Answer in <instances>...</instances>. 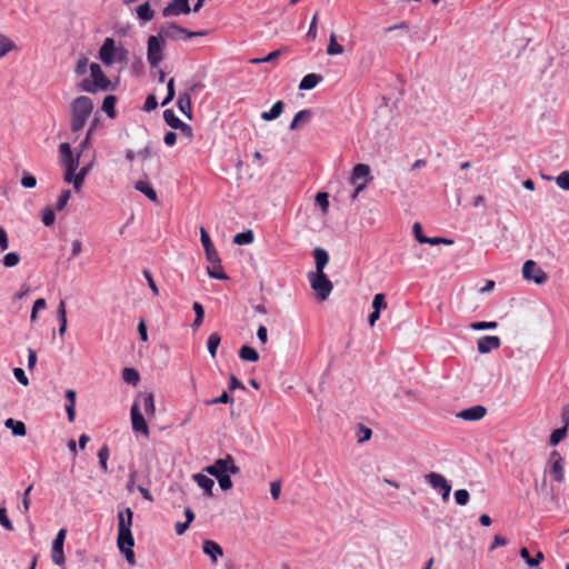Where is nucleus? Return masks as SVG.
<instances>
[{
  "mask_svg": "<svg viewBox=\"0 0 569 569\" xmlns=\"http://www.w3.org/2000/svg\"><path fill=\"white\" fill-rule=\"evenodd\" d=\"M122 379L127 383L136 386L139 382V380H140V376H139V372L136 369H133V368H124L122 370Z\"/></svg>",
  "mask_w": 569,
  "mask_h": 569,
  "instance_id": "obj_46",
  "label": "nucleus"
},
{
  "mask_svg": "<svg viewBox=\"0 0 569 569\" xmlns=\"http://www.w3.org/2000/svg\"><path fill=\"white\" fill-rule=\"evenodd\" d=\"M309 281L311 288L316 291L317 297L322 301L330 296L333 289L332 282L328 279L325 272L310 273Z\"/></svg>",
  "mask_w": 569,
  "mask_h": 569,
  "instance_id": "obj_8",
  "label": "nucleus"
},
{
  "mask_svg": "<svg viewBox=\"0 0 569 569\" xmlns=\"http://www.w3.org/2000/svg\"><path fill=\"white\" fill-rule=\"evenodd\" d=\"M284 110V102L277 100L269 110L262 111L260 118L264 121H273L278 119Z\"/></svg>",
  "mask_w": 569,
  "mask_h": 569,
  "instance_id": "obj_27",
  "label": "nucleus"
},
{
  "mask_svg": "<svg viewBox=\"0 0 569 569\" xmlns=\"http://www.w3.org/2000/svg\"><path fill=\"white\" fill-rule=\"evenodd\" d=\"M109 455L110 453H109L108 446H103L98 451L99 463H100V467H101L103 472L108 471V462L107 461H108Z\"/></svg>",
  "mask_w": 569,
  "mask_h": 569,
  "instance_id": "obj_56",
  "label": "nucleus"
},
{
  "mask_svg": "<svg viewBox=\"0 0 569 569\" xmlns=\"http://www.w3.org/2000/svg\"><path fill=\"white\" fill-rule=\"evenodd\" d=\"M20 183L26 189H31L37 186V178L33 173L24 170L21 174Z\"/></svg>",
  "mask_w": 569,
  "mask_h": 569,
  "instance_id": "obj_52",
  "label": "nucleus"
},
{
  "mask_svg": "<svg viewBox=\"0 0 569 569\" xmlns=\"http://www.w3.org/2000/svg\"><path fill=\"white\" fill-rule=\"evenodd\" d=\"M208 273L211 278L224 280L227 279L226 273L222 270L221 262L218 261L217 263H211L210 267H208Z\"/></svg>",
  "mask_w": 569,
  "mask_h": 569,
  "instance_id": "obj_53",
  "label": "nucleus"
},
{
  "mask_svg": "<svg viewBox=\"0 0 569 569\" xmlns=\"http://www.w3.org/2000/svg\"><path fill=\"white\" fill-rule=\"evenodd\" d=\"M455 501L459 506H466L470 500V495L466 489H458L455 491Z\"/></svg>",
  "mask_w": 569,
  "mask_h": 569,
  "instance_id": "obj_57",
  "label": "nucleus"
},
{
  "mask_svg": "<svg viewBox=\"0 0 569 569\" xmlns=\"http://www.w3.org/2000/svg\"><path fill=\"white\" fill-rule=\"evenodd\" d=\"M174 97H176L174 78L171 77L167 81V94L164 96V98L162 99L160 104L162 107L168 106L174 99Z\"/></svg>",
  "mask_w": 569,
  "mask_h": 569,
  "instance_id": "obj_44",
  "label": "nucleus"
},
{
  "mask_svg": "<svg viewBox=\"0 0 569 569\" xmlns=\"http://www.w3.org/2000/svg\"><path fill=\"white\" fill-rule=\"evenodd\" d=\"M313 258L316 263V272H325L323 269L329 262V254L322 248H316L313 250Z\"/></svg>",
  "mask_w": 569,
  "mask_h": 569,
  "instance_id": "obj_31",
  "label": "nucleus"
},
{
  "mask_svg": "<svg viewBox=\"0 0 569 569\" xmlns=\"http://www.w3.org/2000/svg\"><path fill=\"white\" fill-rule=\"evenodd\" d=\"M98 58L106 67L127 63L128 50L122 46H117L113 37H107L99 48Z\"/></svg>",
  "mask_w": 569,
  "mask_h": 569,
  "instance_id": "obj_3",
  "label": "nucleus"
},
{
  "mask_svg": "<svg viewBox=\"0 0 569 569\" xmlns=\"http://www.w3.org/2000/svg\"><path fill=\"white\" fill-rule=\"evenodd\" d=\"M343 46L338 42L336 33L332 32L330 34L329 42L327 46V54L339 56L343 53Z\"/></svg>",
  "mask_w": 569,
  "mask_h": 569,
  "instance_id": "obj_34",
  "label": "nucleus"
},
{
  "mask_svg": "<svg viewBox=\"0 0 569 569\" xmlns=\"http://www.w3.org/2000/svg\"><path fill=\"white\" fill-rule=\"evenodd\" d=\"M162 118L164 123L171 129H176L179 123H181V119L174 113L172 109H166L162 113Z\"/></svg>",
  "mask_w": 569,
  "mask_h": 569,
  "instance_id": "obj_38",
  "label": "nucleus"
},
{
  "mask_svg": "<svg viewBox=\"0 0 569 569\" xmlns=\"http://www.w3.org/2000/svg\"><path fill=\"white\" fill-rule=\"evenodd\" d=\"M0 525L9 531L13 530V525L8 518L7 509L4 507H0Z\"/></svg>",
  "mask_w": 569,
  "mask_h": 569,
  "instance_id": "obj_62",
  "label": "nucleus"
},
{
  "mask_svg": "<svg viewBox=\"0 0 569 569\" xmlns=\"http://www.w3.org/2000/svg\"><path fill=\"white\" fill-rule=\"evenodd\" d=\"M192 11L190 0H169L161 10L163 18L188 16Z\"/></svg>",
  "mask_w": 569,
  "mask_h": 569,
  "instance_id": "obj_11",
  "label": "nucleus"
},
{
  "mask_svg": "<svg viewBox=\"0 0 569 569\" xmlns=\"http://www.w3.org/2000/svg\"><path fill=\"white\" fill-rule=\"evenodd\" d=\"M322 81V74L316 72L307 73L300 80L298 89L301 91H310L318 87Z\"/></svg>",
  "mask_w": 569,
  "mask_h": 569,
  "instance_id": "obj_19",
  "label": "nucleus"
},
{
  "mask_svg": "<svg viewBox=\"0 0 569 569\" xmlns=\"http://www.w3.org/2000/svg\"><path fill=\"white\" fill-rule=\"evenodd\" d=\"M66 398L68 403L66 405V411L69 422H73L76 419V398L77 392L73 389H68L66 391Z\"/></svg>",
  "mask_w": 569,
  "mask_h": 569,
  "instance_id": "obj_30",
  "label": "nucleus"
},
{
  "mask_svg": "<svg viewBox=\"0 0 569 569\" xmlns=\"http://www.w3.org/2000/svg\"><path fill=\"white\" fill-rule=\"evenodd\" d=\"M498 328L497 321H477L470 325V329L473 331H482V330H495Z\"/></svg>",
  "mask_w": 569,
  "mask_h": 569,
  "instance_id": "obj_50",
  "label": "nucleus"
},
{
  "mask_svg": "<svg viewBox=\"0 0 569 569\" xmlns=\"http://www.w3.org/2000/svg\"><path fill=\"white\" fill-rule=\"evenodd\" d=\"M330 194L327 191H318L315 194V206L318 207L322 213H327L330 201H329Z\"/></svg>",
  "mask_w": 569,
  "mask_h": 569,
  "instance_id": "obj_33",
  "label": "nucleus"
},
{
  "mask_svg": "<svg viewBox=\"0 0 569 569\" xmlns=\"http://www.w3.org/2000/svg\"><path fill=\"white\" fill-rule=\"evenodd\" d=\"M158 32L162 34L164 39L188 41V28L180 26L176 21H167L164 24L160 26Z\"/></svg>",
  "mask_w": 569,
  "mask_h": 569,
  "instance_id": "obj_10",
  "label": "nucleus"
},
{
  "mask_svg": "<svg viewBox=\"0 0 569 569\" xmlns=\"http://www.w3.org/2000/svg\"><path fill=\"white\" fill-rule=\"evenodd\" d=\"M4 425L12 430L14 436L23 437L27 433L26 425L22 421H16L9 418L6 420Z\"/></svg>",
  "mask_w": 569,
  "mask_h": 569,
  "instance_id": "obj_36",
  "label": "nucleus"
},
{
  "mask_svg": "<svg viewBox=\"0 0 569 569\" xmlns=\"http://www.w3.org/2000/svg\"><path fill=\"white\" fill-rule=\"evenodd\" d=\"M33 488V485H30L23 492V496H22V513L28 516L29 513V509H30V492Z\"/></svg>",
  "mask_w": 569,
  "mask_h": 569,
  "instance_id": "obj_59",
  "label": "nucleus"
},
{
  "mask_svg": "<svg viewBox=\"0 0 569 569\" xmlns=\"http://www.w3.org/2000/svg\"><path fill=\"white\" fill-rule=\"evenodd\" d=\"M253 240H254V236H253L252 230H247V231L237 233L233 238V242L238 246L250 244L253 242Z\"/></svg>",
  "mask_w": 569,
  "mask_h": 569,
  "instance_id": "obj_42",
  "label": "nucleus"
},
{
  "mask_svg": "<svg viewBox=\"0 0 569 569\" xmlns=\"http://www.w3.org/2000/svg\"><path fill=\"white\" fill-rule=\"evenodd\" d=\"M453 243H455L453 239L446 238V237H439V236L426 237L423 240V244H430V246H438V244L451 246Z\"/></svg>",
  "mask_w": 569,
  "mask_h": 569,
  "instance_id": "obj_51",
  "label": "nucleus"
},
{
  "mask_svg": "<svg viewBox=\"0 0 569 569\" xmlns=\"http://www.w3.org/2000/svg\"><path fill=\"white\" fill-rule=\"evenodd\" d=\"M93 132L91 130L86 131L84 138L81 140L79 148L77 149L81 154L91 146Z\"/></svg>",
  "mask_w": 569,
  "mask_h": 569,
  "instance_id": "obj_60",
  "label": "nucleus"
},
{
  "mask_svg": "<svg viewBox=\"0 0 569 569\" xmlns=\"http://www.w3.org/2000/svg\"><path fill=\"white\" fill-rule=\"evenodd\" d=\"M203 552L211 558L212 563L218 562V558L223 555V550L219 543L213 540H206L202 545Z\"/></svg>",
  "mask_w": 569,
  "mask_h": 569,
  "instance_id": "obj_26",
  "label": "nucleus"
},
{
  "mask_svg": "<svg viewBox=\"0 0 569 569\" xmlns=\"http://www.w3.org/2000/svg\"><path fill=\"white\" fill-rule=\"evenodd\" d=\"M372 431L370 428L366 427L362 423H359L356 429V437L358 443H363L371 438Z\"/></svg>",
  "mask_w": 569,
  "mask_h": 569,
  "instance_id": "obj_47",
  "label": "nucleus"
},
{
  "mask_svg": "<svg viewBox=\"0 0 569 569\" xmlns=\"http://www.w3.org/2000/svg\"><path fill=\"white\" fill-rule=\"evenodd\" d=\"M556 182L559 188L569 191V171L561 172L557 178Z\"/></svg>",
  "mask_w": 569,
  "mask_h": 569,
  "instance_id": "obj_63",
  "label": "nucleus"
},
{
  "mask_svg": "<svg viewBox=\"0 0 569 569\" xmlns=\"http://www.w3.org/2000/svg\"><path fill=\"white\" fill-rule=\"evenodd\" d=\"M567 433H568V428L565 426H562L561 428L555 429L549 437V445L551 447L558 446L567 437Z\"/></svg>",
  "mask_w": 569,
  "mask_h": 569,
  "instance_id": "obj_37",
  "label": "nucleus"
},
{
  "mask_svg": "<svg viewBox=\"0 0 569 569\" xmlns=\"http://www.w3.org/2000/svg\"><path fill=\"white\" fill-rule=\"evenodd\" d=\"M220 342H221V337L218 332H212L208 337L207 347H208V351L212 358H216L217 349H218Z\"/></svg>",
  "mask_w": 569,
  "mask_h": 569,
  "instance_id": "obj_39",
  "label": "nucleus"
},
{
  "mask_svg": "<svg viewBox=\"0 0 569 569\" xmlns=\"http://www.w3.org/2000/svg\"><path fill=\"white\" fill-rule=\"evenodd\" d=\"M501 346V340L498 336H482L477 341L478 352L481 355L489 353Z\"/></svg>",
  "mask_w": 569,
  "mask_h": 569,
  "instance_id": "obj_17",
  "label": "nucleus"
},
{
  "mask_svg": "<svg viewBox=\"0 0 569 569\" xmlns=\"http://www.w3.org/2000/svg\"><path fill=\"white\" fill-rule=\"evenodd\" d=\"M93 101L88 96H79L70 104L71 114H78L89 118L93 111Z\"/></svg>",
  "mask_w": 569,
  "mask_h": 569,
  "instance_id": "obj_14",
  "label": "nucleus"
},
{
  "mask_svg": "<svg viewBox=\"0 0 569 569\" xmlns=\"http://www.w3.org/2000/svg\"><path fill=\"white\" fill-rule=\"evenodd\" d=\"M139 405V408L143 409L144 413L149 417H153L156 415V406L153 395L149 392L140 393L136 401Z\"/></svg>",
  "mask_w": 569,
  "mask_h": 569,
  "instance_id": "obj_21",
  "label": "nucleus"
},
{
  "mask_svg": "<svg viewBox=\"0 0 569 569\" xmlns=\"http://www.w3.org/2000/svg\"><path fill=\"white\" fill-rule=\"evenodd\" d=\"M192 479L200 488H202L204 490V492L208 497L212 496V489H213L214 482L211 478H209L208 476L202 475V473H194L192 476Z\"/></svg>",
  "mask_w": 569,
  "mask_h": 569,
  "instance_id": "obj_29",
  "label": "nucleus"
},
{
  "mask_svg": "<svg viewBox=\"0 0 569 569\" xmlns=\"http://www.w3.org/2000/svg\"><path fill=\"white\" fill-rule=\"evenodd\" d=\"M318 14H319L318 11H316L315 14L311 18L308 31H307V33L305 36L307 41H315L316 38H317Z\"/></svg>",
  "mask_w": 569,
  "mask_h": 569,
  "instance_id": "obj_48",
  "label": "nucleus"
},
{
  "mask_svg": "<svg viewBox=\"0 0 569 569\" xmlns=\"http://www.w3.org/2000/svg\"><path fill=\"white\" fill-rule=\"evenodd\" d=\"M166 39L162 34H150L147 39V61L151 70L158 69L164 59Z\"/></svg>",
  "mask_w": 569,
  "mask_h": 569,
  "instance_id": "obj_5",
  "label": "nucleus"
},
{
  "mask_svg": "<svg viewBox=\"0 0 569 569\" xmlns=\"http://www.w3.org/2000/svg\"><path fill=\"white\" fill-rule=\"evenodd\" d=\"M522 276L536 284H542L548 280L547 273L537 266L533 260H527L522 266Z\"/></svg>",
  "mask_w": 569,
  "mask_h": 569,
  "instance_id": "obj_12",
  "label": "nucleus"
},
{
  "mask_svg": "<svg viewBox=\"0 0 569 569\" xmlns=\"http://www.w3.org/2000/svg\"><path fill=\"white\" fill-rule=\"evenodd\" d=\"M206 73L202 72H196L192 77V80L190 82H186L184 90L181 93H189V96L192 98V94L194 92L201 91L204 88V83L202 82V79L204 78Z\"/></svg>",
  "mask_w": 569,
  "mask_h": 569,
  "instance_id": "obj_25",
  "label": "nucleus"
},
{
  "mask_svg": "<svg viewBox=\"0 0 569 569\" xmlns=\"http://www.w3.org/2000/svg\"><path fill=\"white\" fill-rule=\"evenodd\" d=\"M117 102L118 97L116 94H107L101 103V111L111 120L118 117Z\"/></svg>",
  "mask_w": 569,
  "mask_h": 569,
  "instance_id": "obj_24",
  "label": "nucleus"
},
{
  "mask_svg": "<svg viewBox=\"0 0 569 569\" xmlns=\"http://www.w3.org/2000/svg\"><path fill=\"white\" fill-rule=\"evenodd\" d=\"M90 63L91 62H89V59L84 54L80 56L74 67L76 74L83 76L87 73Z\"/></svg>",
  "mask_w": 569,
  "mask_h": 569,
  "instance_id": "obj_54",
  "label": "nucleus"
},
{
  "mask_svg": "<svg viewBox=\"0 0 569 569\" xmlns=\"http://www.w3.org/2000/svg\"><path fill=\"white\" fill-rule=\"evenodd\" d=\"M158 106H159V103H158V99H157L156 94L149 93L146 97V100L142 106V110L144 112H151V111H154L158 108Z\"/></svg>",
  "mask_w": 569,
  "mask_h": 569,
  "instance_id": "obj_55",
  "label": "nucleus"
},
{
  "mask_svg": "<svg viewBox=\"0 0 569 569\" xmlns=\"http://www.w3.org/2000/svg\"><path fill=\"white\" fill-rule=\"evenodd\" d=\"M521 559L525 560L526 565L530 568H536L543 560V553L538 551L536 557L532 558L529 550L526 547H522L519 551Z\"/></svg>",
  "mask_w": 569,
  "mask_h": 569,
  "instance_id": "obj_32",
  "label": "nucleus"
},
{
  "mask_svg": "<svg viewBox=\"0 0 569 569\" xmlns=\"http://www.w3.org/2000/svg\"><path fill=\"white\" fill-rule=\"evenodd\" d=\"M239 357L243 361L257 362L259 360V353L250 346H242L239 350Z\"/></svg>",
  "mask_w": 569,
  "mask_h": 569,
  "instance_id": "obj_35",
  "label": "nucleus"
},
{
  "mask_svg": "<svg viewBox=\"0 0 569 569\" xmlns=\"http://www.w3.org/2000/svg\"><path fill=\"white\" fill-rule=\"evenodd\" d=\"M67 530L60 529L52 543L51 557L52 561L57 566L64 565L63 543L66 539Z\"/></svg>",
  "mask_w": 569,
  "mask_h": 569,
  "instance_id": "obj_15",
  "label": "nucleus"
},
{
  "mask_svg": "<svg viewBox=\"0 0 569 569\" xmlns=\"http://www.w3.org/2000/svg\"><path fill=\"white\" fill-rule=\"evenodd\" d=\"M174 130H179L184 137L189 139V141L193 139V129L191 124L184 121H181V123H179Z\"/></svg>",
  "mask_w": 569,
  "mask_h": 569,
  "instance_id": "obj_61",
  "label": "nucleus"
},
{
  "mask_svg": "<svg viewBox=\"0 0 569 569\" xmlns=\"http://www.w3.org/2000/svg\"><path fill=\"white\" fill-rule=\"evenodd\" d=\"M134 12L140 27H144L148 22L153 20L156 16V11L152 9L150 0H146L138 4Z\"/></svg>",
  "mask_w": 569,
  "mask_h": 569,
  "instance_id": "obj_16",
  "label": "nucleus"
},
{
  "mask_svg": "<svg viewBox=\"0 0 569 569\" xmlns=\"http://www.w3.org/2000/svg\"><path fill=\"white\" fill-rule=\"evenodd\" d=\"M20 261V256L17 252H9L3 257V266L7 268L16 267Z\"/></svg>",
  "mask_w": 569,
  "mask_h": 569,
  "instance_id": "obj_58",
  "label": "nucleus"
},
{
  "mask_svg": "<svg viewBox=\"0 0 569 569\" xmlns=\"http://www.w3.org/2000/svg\"><path fill=\"white\" fill-rule=\"evenodd\" d=\"M178 110L189 120L193 119L192 98L189 93H179L176 103Z\"/></svg>",
  "mask_w": 569,
  "mask_h": 569,
  "instance_id": "obj_20",
  "label": "nucleus"
},
{
  "mask_svg": "<svg viewBox=\"0 0 569 569\" xmlns=\"http://www.w3.org/2000/svg\"><path fill=\"white\" fill-rule=\"evenodd\" d=\"M92 166H93L92 162L86 163L78 171V173H77L76 191H79L82 188V186L84 183V180H86V177L89 174L90 170L92 169Z\"/></svg>",
  "mask_w": 569,
  "mask_h": 569,
  "instance_id": "obj_40",
  "label": "nucleus"
},
{
  "mask_svg": "<svg viewBox=\"0 0 569 569\" xmlns=\"http://www.w3.org/2000/svg\"><path fill=\"white\" fill-rule=\"evenodd\" d=\"M371 180L372 174L369 164H355L348 178L347 187L341 191H337L333 196V200H337L339 197H343V193H347V197L353 201L358 194L367 188Z\"/></svg>",
  "mask_w": 569,
  "mask_h": 569,
  "instance_id": "obj_2",
  "label": "nucleus"
},
{
  "mask_svg": "<svg viewBox=\"0 0 569 569\" xmlns=\"http://www.w3.org/2000/svg\"><path fill=\"white\" fill-rule=\"evenodd\" d=\"M90 78H84L78 83V89L82 92L96 94L102 87L107 86L108 76L98 62H91L89 66Z\"/></svg>",
  "mask_w": 569,
  "mask_h": 569,
  "instance_id": "obj_4",
  "label": "nucleus"
},
{
  "mask_svg": "<svg viewBox=\"0 0 569 569\" xmlns=\"http://www.w3.org/2000/svg\"><path fill=\"white\" fill-rule=\"evenodd\" d=\"M178 139V134L172 130L166 131L163 136V143L171 148L176 146Z\"/></svg>",
  "mask_w": 569,
  "mask_h": 569,
  "instance_id": "obj_64",
  "label": "nucleus"
},
{
  "mask_svg": "<svg viewBox=\"0 0 569 569\" xmlns=\"http://www.w3.org/2000/svg\"><path fill=\"white\" fill-rule=\"evenodd\" d=\"M203 471L218 478L227 473L238 475L240 468L234 463V459L231 455H227L224 458L217 459L213 465L207 466Z\"/></svg>",
  "mask_w": 569,
  "mask_h": 569,
  "instance_id": "obj_6",
  "label": "nucleus"
},
{
  "mask_svg": "<svg viewBox=\"0 0 569 569\" xmlns=\"http://www.w3.org/2000/svg\"><path fill=\"white\" fill-rule=\"evenodd\" d=\"M132 430L137 433L143 435L146 438L149 437L150 431L148 423L139 408L138 402H133L130 409Z\"/></svg>",
  "mask_w": 569,
  "mask_h": 569,
  "instance_id": "obj_13",
  "label": "nucleus"
},
{
  "mask_svg": "<svg viewBox=\"0 0 569 569\" xmlns=\"http://www.w3.org/2000/svg\"><path fill=\"white\" fill-rule=\"evenodd\" d=\"M134 189L141 192L151 201H157L158 194L153 186L148 180H138L134 183Z\"/></svg>",
  "mask_w": 569,
  "mask_h": 569,
  "instance_id": "obj_28",
  "label": "nucleus"
},
{
  "mask_svg": "<svg viewBox=\"0 0 569 569\" xmlns=\"http://www.w3.org/2000/svg\"><path fill=\"white\" fill-rule=\"evenodd\" d=\"M551 458L553 459V462L551 466L552 479L556 482H562L565 479L563 459L559 455V452L556 450L551 452Z\"/></svg>",
  "mask_w": 569,
  "mask_h": 569,
  "instance_id": "obj_22",
  "label": "nucleus"
},
{
  "mask_svg": "<svg viewBox=\"0 0 569 569\" xmlns=\"http://www.w3.org/2000/svg\"><path fill=\"white\" fill-rule=\"evenodd\" d=\"M16 48V43L7 36L0 33V57L7 56Z\"/></svg>",
  "mask_w": 569,
  "mask_h": 569,
  "instance_id": "obj_43",
  "label": "nucleus"
},
{
  "mask_svg": "<svg viewBox=\"0 0 569 569\" xmlns=\"http://www.w3.org/2000/svg\"><path fill=\"white\" fill-rule=\"evenodd\" d=\"M281 54L280 50H272L261 58H254L251 60L253 64L270 63L276 61Z\"/></svg>",
  "mask_w": 569,
  "mask_h": 569,
  "instance_id": "obj_49",
  "label": "nucleus"
},
{
  "mask_svg": "<svg viewBox=\"0 0 569 569\" xmlns=\"http://www.w3.org/2000/svg\"><path fill=\"white\" fill-rule=\"evenodd\" d=\"M70 198H71V190L70 189H63L60 192V194L58 196V199L56 201V204H54L56 210L57 211H62L67 207Z\"/></svg>",
  "mask_w": 569,
  "mask_h": 569,
  "instance_id": "obj_45",
  "label": "nucleus"
},
{
  "mask_svg": "<svg viewBox=\"0 0 569 569\" xmlns=\"http://www.w3.org/2000/svg\"><path fill=\"white\" fill-rule=\"evenodd\" d=\"M425 480L430 487L436 490L443 501L449 499L451 492V483L449 480L438 472H430L425 476Z\"/></svg>",
  "mask_w": 569,
  "mask_h": 569,
  "instance_id": "obj_9",
  "label": "nucleus"
},
{
  "mask_svg": "<svg viewBox=\"0 0 569 569\" xmlns=\"http://www.w3.org/2000/svg\"><path fill=\"white\" fill-rule=\"evenodd\" d=\"M312 110L311 109H301L298 112L295 113L293 118L291 119L289 123V130L296 131L300 129L305 123H307L312 118Z\"/></svg>",
  "mask_w": 569,
  "mask_h": 569,
  "instance_id": "obj_23",
  "label": "nucleus"
},
{
  "mask_svg": "<svg viewBox=\"0 0 569 569\" xmlns=\"http://www.w3.org/2000/svg\"><path fill=\"white\" fill-rule=\"evenodd\" d=\"M89 118L78 114H71L70 130L73 133L81 131Z\"/></svg>",
  "mask_w": 569,
  "mask_h": 569,
  "instance_id": "obj_41",
  "label": "nucleus"
},
{
  "mask_svg": "<svg viewBox=\"0 0 569 569\" xmlns=\"http://www.w3.org/2000/svg\"><path fill=\"white\" fill-rule=\"evenodd\" d=\"M487 409L481 405H476L461 410L457 417L466 421H478L485 417Z\"/></svg>",
  "mask_w": 569,
  "mask_h": 569,
  "instance_id": "obj_18",
  "label": "nucleus"
},
{
  "mask_svg": "<svg viewBox=\"0 0 569 569\" xmlns=\"http://www.w3.org/2000/svg\"><path fill=\"white\" fill-rule=\"evenodd\" d=\"M58 151L64 170L77 171L82 154L77 149L74 151L69 142H61Z\"/></svg>",
  "mask_w": 569,
  "mask_h": 569,
  "instance_id": "obj_7",
  "label": "nucleus"
},
{
  "mask_svg": "<svg viewBox=\"0 0 569 569\" xmlns=\"http://www.w3.org/2000/svg\"><path fill=\"white\" fill-rule=\"evenodd\" d=\"M133 511L131 508H126L118 512V538L117 545L119 550L124 555L130 565L134 563V539L131 532Z\"/></svg>",
  "mask_w": 569,
  "mask_h": 569,
  "instance_id": "obj_1",
  "label": "nucleus"
}]
</instances>
